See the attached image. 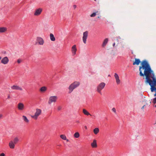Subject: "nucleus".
Here are the masks:
<instances>
[{
	"label": "nucleus",
	"mask_w": 156,
	"mask_h": 156,
	"mask_svg": "<svg viewBox=\"0 0 156 156\" xmlns=\"http://www.w3.org/2000/svg\"><path fill=\"white\" fill-rule=\"evenodd\" d=\"M140 60L138 58H135V61H133V65H138L140 63Z\"/></svg>",
	"instance_id": "nucleus-14"
},
{
	"label": "nucleus",
	"mask_w": 156,
	"mask_h": 156,
	"mask_svg": "<svg viewBox=\"0 0 156 156\" xmlns=\"http://www.w3.org/2000/svg\"><path fill=\"white\" fill-rule=\"evenodd\" d=\"M0 156H5V154L4 153H2L0 154Z\"/></svg>",
	"instance_id": "nucleus-31"
},
{
	"label": "nucleus",
	"mask_w": 156,
	"mask_h": 156,
	"mask_svg": "<svg viewBox=\"0 0 156 156\" xmlns=\"http://www.w3.org/2000/svg\"><path fill=\"white\" fill-rule=\"evenodd\" d=\"M18 108L20 111H22L23 110L24 108V106L23 104L21 103H19L18 105Z\"/></svg>",
	"instance_id": "nucleus-11"
},
{
	"label": "nucleus",
	"mask_w": 156,
	"mask_h": 156,
	"mask_svg": "<svg viewBox=\"0 0 156 156\" xmlns=\"http://www.w3.org/2000/svg\"><path fill=\"white\" fill-rule=\"evenodd\" d=\"M60 137L63 140H66V136L64 135H61L60 136Z\"/></svg>",
	"instance_id": "nucleus-25"
},
{
	"label": "nucleus",
	"mask_w": 156,
	"mask_h": 156,
	"mask_svg": "<svg viewBox=\"0 0 156 156\" xmlns=\"http://www.w3.org/2000/svg\"><path fill=\"white\" fill-rule=\"evenodd\" d=\"M115 45V43H114L113 44V47H114Z\"/></svg>",
	"instance_id": "nucleus-35"
},
{
	"label": "nucleus",
	"mask_w": 156,
	"mask_h": 156,
	"mask_svg": "<svg viewBox=\"0 0 156 156\" xmlns=\"http://www.w3.org/2000/svg\"><path fill=\"white\" fill-rule=\"evenodd\" d=\"M76 122L77 123H80V121H76Z\"/></svg>",
	"instance_id": "nucleus-34"
},
{
	"label": "nucleus",
	"mask_w": 156,
	"mask_h": 156,
	"mask_svg": "<svg viewBox=\"0 0 156 156\" xmlns=\"http://www.w3.org/2000/svg\"><path fill=\"white\" fill-rule=\"evenodd\" d=\"M80 135L78 132L75 133L74 134V136L75 138H78L80 137Z\"/></svg>",
	"instance_id": "nucleus-23"
},
{
	"label": "nucleus",
	"mask_w": 156,
	"mask_h": 156,
	"mask_svg": "<svg viewBox=\"0 0 156 156\" xmlns=\"http://www.w3.org/2000/svg\"><path fill=\"white\" fill-rule=\"evenodd\" d=\"M15 144L12 141H11L9 142V145L10 148L14 149L15 148Z\"/></svg>",
	"instance_id": "nucleus-13"
},
{
	"label": "nucleus",
	"mask_w": 156,
	"mask_h": 156,
	"mask_svg": "<svg viewBox=\"0 0 156 156\" xmlns=\"http://www.w3.org/2000/svg\"><path fill=\"white\" fill-rule=\"evenodd\" d=\"M58 99V97L56 96H50L48 100V104L51 105L52 103H55Z\"/></svg>",
	"instance_id": "nucleus-3"
},
{
	"label": "nucleus",
	"mask_w": 156,
	"mask_h": 156,
	"mask_svg": "<svg viewBox=\"0 0 156 156\" xmlns=\"http://www.w3.org/2000/svg\"><path fill=\"white\" fill-rule=\"evenodd\" d=\"M83 112L85 115H91L85 109H83Z\"/></svg>",
	"instance_id": "nucleus-19"
},
{
	"label": "nucleus",
	"mask_w": 156,
	"mask_h": 156,
	"mask_svg": "<svg viewBox=\"0 0 156 156\" xmlns=\"http://www.w3.org/2000/svg\"><path fill=\"white\" fill-rule=\"evenodd\" d=\"M114 76L115 79L117 84H119L120 83V80H119L118 75L116 73H115L114 74Z\"/></svg>",
	"instance_id": "nucleus-10"
},
{
	"label": "nucleus",
	"mask_w": 156,
	"mask_h": 156,
	"mask_svg": "<svg viewBox=\"0 0 156 156\" xmlns=\"http://www.w3.org/2000/svg\"><path fill=\"white\" fill-rule=\"evenodd\" d=\"M112 111L114 112L115 114H116V110L115 108H113L112 109Z\"/></svg>",
	"instance_id": "nucleus-27"
},
{
	"label": "nucleus",
	"mask_w": 156,
	"mask_h": 156,
	"mask_svg": "<svg viewBox=\"0 0 156 156\" xmlns=\"http://www.w3.org/2000/svg\"><path fill=\"white\" fill-rule=\"evenodd\" d=\"M156 92L155 94H154V96H156Z\"/></svg>",
	"instance_id": "nucleus-41"
},
{
	"label": "nucleus",
	"mask_w": 156,
	"mask_h": 156,
	"mask_svg": "<svg viewBox=\"0 0 156 156\" xmlns=\"http://www.w3.org/2000/svg\"><path fill=\"white\" fill-rule=\"evenodd\" d=\"M84 127H85V129H87V126H85Z\"/></svg>",
	"instance_id": "nucleus-38"
},
{
	"label": "nucleus",
	"mask_w": 156,
	"mask_h": 156,
	"mask_svg": "<svg viewBox=\"0 0 156 156\" xmlns=\"http://www.w3.org/2000/svg\"><path fill=\"white\" fill-rule=\"evenodd\" d=\"M22 117L23 120L25 122L27 123L28 122L29 120L26 116L23 115V116Z\"/></svg>",
	"instance_id": "nucleus-22"
},
{
	"label": "nucleus",
	"mask_w": 156,
	"mask_h": 156,
	"mask_svg": "<svg viewBox=\"0 0 156 156\" xmlns=\"http://www.w3.org/2000/svg\"><path fill=\"white\" fill-rule=\"evenodd\" d=\"M7 29L6 27H0V33H5L7 31Z\"/></svg>",
	"instance_id": "nucleus-16"
},
{
	"label": "nucleus",
	"mask_w": 156,
	"mask_h": 156,
	"mask_svg": "<svg viewBox=\"0 0 156 156\" xmlns=\"http://www.w3.org/2000/svg\"><path fill=\"white\" fill-rule=\"evenodd\" d=\"M57 109L58 110L60 111L62 109V107L61 106H58V107Z\"/></svg>",
	"instance_id": "nucleus-29"
},
{
	"label": "nucleus",
	"mask_w": 156,
	"mask_h": 156,
	"mask_svg": "<svg viewBox=\"0 0 156 156\" xmlns=\"http://www.w3.org/2000/svg\"><path fill=\"white\" fill-rule=\"evenodd\" d=\"M155 107H156V105H155Z\"/></svg>",
	"instance_id": "nucleus-43"
},
{
	"label": "nucleus",
	"mask_w": 156,
	"mask_h": 156,
	"mask_svg": "<svg viewBox=\"0 0 156 156\" xmlns=\"http://www.w3.org/2000/svg\"><path fill=\"white\" fill-rule=\"evenodd\" d=\"M10 98V96L9 95H8V99H9Z\"/></svg>",
	"instance_id": "nucleus-32"
},
{
	"label": "nucleus",
	"mask_w": 156,
	"mask_h": 156,
	"mask_svg": "<svg viewBox=\"0 0 156 156\" xmlns=\"http://www.w3.org/2000/svg\"><path fill=\"white\" fill-rule=\"evenodd\" d=\"M98 13V11H97L96 12H94L90 15V16L91 17H95L96 16L97 13Z\"/></svg>",
	"instance_id": "nucleus-26"
},
{
	"label": "nucleus",
	"mask_w": 156,
	"mask_h": 156,
	"mask_svg": "<svg viewBox=\"0 0 156 156\" xmlns=\"http://www.w3.org/2000/svg\"><path fill=\"white\" fill-rule=\"evenodd\" d=\"M22 61V60L21 59H18L17 61V62L18 63H20Z\"/></svg>",
	"instance_id": "nucleus-28"
},
{
	"label": "nucleus",
	"mask_w": 156,
	"mask_h": 156,
	"mask_svg": "<svg viewBox=\"0 0 156 156\" xmlns=\"http://www.w3.org/2000/svg\"><path fill=\"white\" fill-rule=\"evenodd\" d=\"M66 140L67 142H69V140L68 139H67L66 138Z\"/></svg>",
	"instance_id": "nucleus-39"
},
{
	"label": "nucleus",
	"mask_w": 156,
	"mask_h": 156,
	"mask_svg": "<svg viewBox=\"0 0 156 156\" xmlns=\"http://www.w3.org/2000/svg\"><path fill=\"white\" fill-rule=\"evenodd\" d=\"M153 103L155 104L156 103V98H154L153 100Z\"/></svg>",
	"instance_id": "nucleus-30"
},
{
	"label": "nucleus",
	"mask_w": 156,
	"mask_h": 156,
	"mask_svg": "<svg viewBox=\"0 0 156 156\" xmlns=\"http://www.w3.org/2000/svg\"><path fill=\"white\" fill-rule=\"evenodd\" d=\"M2 59V57L0 56V60L1 59Z\"/></svg>",
	"instance_id": "nucleus-40"
},
{
	"label": "nucleus",
	"mask_w": 156,
	"mask_h": 156,
	"mask_svg": "<svg viewBox=\"0 0 156 156\" xmlns=\"http://www.w3.org/2000/svg\"><path fill=\"white\" fill-rule=\"evenodd\" d=\"M73 7L74 9H75L76 8V5H73Z\"/></svg>",
	"instance_id": "nucleus-33"
},
{
	"label": "nucleus",
	"mask_w": 156,
	"mask_h": 156,
	"mask_svg": "<svg viewBox=\"0 0 156 156\" xmlns=\"http://www.w3.org/2000/svg\"><path fill=\"white\" fill-rule=\"evenodd\" d=\"M37 41L39 45H43L44 43V41L41 37H37Z\"/></svg>",
	"instance_id": "nucleus-8"
},
{
	"label": "nucleus",
	"mask_w": 156,
	"mask_h": 156,
	"mask_svg": "<svg viewBox=\"0 0 156 156\" xmlns=\"http://www.w3.org/2000/svg\"><path fill=\"white\" fill-rule=\"evenodd\" d=\"M11 88L12 90H20L21 91L23 90L22 88L21 87L16 85H13L11 86Z\"/></svg>",
	"instance_id": "nucleus-7"
},
{
	"label": "nucleus",
	"mask_w": 156,
	"mask_h": 156,
	"mask_svg": "<svg viewBox=\"0 0 156 156\" xmlns=\"http://www.w3.org/2000/svg\"><path fill=\"white\" fill-rule=\"evenodd\" d=\"M145 106V105H144V106H143L142 107V108H141V109H144V107Z\"/></svg>",
	"instance_id": "nucleus-37"
},
{
	"label": "nucleus",
	"mask_w": 156,
	"mask_h": 156,
	"mask_svg": "<svg viewBox=\"0 0 156 156\" xmlns=\"http://www.w3.org/2000/svg\"><path fill=\"white\" fill-rule=\"evenodd\" d=\"M97 141L95 140H94L93 142L91 143V146L93 148H96L97 147Z\"/></svg>",
	"instance_id": "nucleus-15"
},
{
	"label": "nucleus",
	"mask_w": 156,
	"mask_h": 156,
	"mask_svg": "<svg viewBox=\"0 0 156 156\" xmlns=\"http://www.w3.org/2000/svg\"><path fill=\"white\" fill-rule=\"evenodd\" d=\"M47 90V88L46 87L44 86L41 87L40 89L41 92H45Z\"/></svg>",
	"instance_id": "nucleus-18"
},
{
	"label": "nucleus",
	"mask_w": 156,
	"mask_h": 156,
	"mask_svg": "<svg viewBox=\"0 0 156 156\" xmlns=\"http://www.w3.org/2000/svg\"><path fill=\"white\" fill-rule=\"evenodd\" d=\"M42 11V9L41 8L36 9L34 13V15L36 16H38L41 14Z\"/></svg>",
	"instance_id": "nucleus-6"
},
{
	"label": "nucleus",
	"mask_w": 156,
	"mask_h": 156,
	"mask_svg": "<svg viewBox=\"0 0 156 156\" xmlns=\"http://www.w3.org/2000/svg\"><path fill=\"white\" fill-rule=\"evenodd\" d=\"M76 51L77 49L76 48V45H73L72 48V52L73 55H76Z\"/></svg>",
	"instance_id": "nucleus-12"
},
{
	"label": "nucleus",
	"mask_w": 156,
	"mask_h": 156,
	"mask_svg": "<svg viewBox=\"0 0 156 156\" xmlns=\"http://www.w3.org/2000/svg\"><path fill=\"white\" fill-rule=\"evenodd\" d=\"M80 84V83L79 82L75 81L72 83L69 87V93H71L73 90L78 87Z\"/></svg>",
	"instance_id": "nucleus-1"
},
{
	"label": "nucleus",
	"mask_w": 156,
	"mask_h": 156,
	"mask_svg": "<svg viewBox=\"0 0 156 156\" xmlns=\"http://www.w3.org/2000/svg\"><path fill=\"white\" fill-rule=\"evenodd\" d=\"M108 41V39L107 38H106L104 41L102 45V46L103 47H105L106 44H107Z\"/></svg>",
	"instance_id": "nucleus-17"
},
{
	"label": "nucleus",
	"mask_w": 156,
	"mask_h": 156,
	"mask_svg": "<svg viewBox=\"0 0 156 156\" xmlns=\"http://www.w3.org/2000/svg\"><path fill=\"white\" fill-rule=\"evenodd\" d=\"M41 113V109L37 108L35 114L34 115H31V117L35 120H37L38 117Z\"/></svg>",
	"instance_id": "nucleus-4"
},
{
	"label": "nucleus",
	"mask_w": 156,
	"mask_h": 156,
	"mask_svg": "<svg viewBox=\"0 0 156 156\" xmlns=\"http://www.w3.org/2000/svg\"><path fill=\"white\" fill-rule=\"evenodd\" d=\"M50 38L51 40L52 41H55V37L54 35L51 33L50 34Z\"/></svg>",
	"instance_id": "nucleus-20"
},
{
	"label": "nucleus",
	"mask_w": 156,
	"mask_h": 156,
	"mask_svg": "<svg viewBox=\"0 0 156 156\" xmlns=\"http://www.w3.org/2000/svg\"><path fill=\"white\" fill-rule=\"evenodd\" d=\"M105 83L104 82L100 83L96 87V91L100 95H102L101 90L104 88Z\"/></svg>",
	"instance_id": "nucleus-2"
},
{
	"label": "nucleus",
	"mask_w": 156,
	"mask_h": 156,
	"mask_svg": "<svg viewBox=\"0 0 156 156\" xmlns=\"http://www.w3.org/2000/svg\"><path fill=\"white\" fill-rule=\"evenodd\" d=\"M88 36V32L86 31L83 32L82 37L83 41L84 44L86 43L87 39Z\"/></svg>",
	"instance_id": "nucleus-5"
},
{
	"label": "nucleus",
	"mask_w": 156,
	"mask_h": 156,
	"mask_svg": "<svg viewBox=\"0 0 156 156\" xmlns=\"http://www.w3.org/2000/svg\"><path fill=\"white\" fill-rule=\"evenodd\" d=\"M94 0V1H96V0Z\"/></svg>",
	"instance_id": "nucleus-42"
},
{
	"label": "nucleus",
	"mask_w": 156,
	"mask_h": 156,
	"mask_svg": "<svg viewBox=\"0 0 156 156\" xmlns=\"http://www.w3.org/2000/svg\"><path fill=\"white\" fill-rule=\"evenodd\" d=\"M9 61V59L7 57H5L2 58L1 61V62L4 64L8 63Z\"/></svg>",
	"instance_id": "nucleus-9"
},
{
	"label": "nucleus",
	"mask_w": 156,
	"mask_h": 156,
	"mask_svg": "<svg viewBox=\"0 0 156 156\" xmlns=\"http://www.w3.org/2000/svg\"><path fill=\"white\" fill-rule=\"evenodd\" d=\"M19 140L18 138L16 137L14 138L13 141V143H14L15 144H16Z\"/></svg>",
	"instance_id": "nucleus-24"
},
{
	"label": "nucleus",
	"mask_w": 156,
	"mask_h": 156,
	"mask_svg": "<svg viewBox=\"0 0 156 156\" xmlns=\"http://www.w3.org/2000/svg\"><path fill=\"white\" fill-rule=\"evenodd\" d=\"M93 131L94 134L96 135L99 133V130L98 128H96L94 129Z\"/></svg>",
	"instance_id": "nucleus-21"
},
{
	"label": "nucleus",
	"mask_w": 156,
	"mask_h": 156,
	"mask_svg": "<svg viewBox=\"0 0 156 156\" xmlns=\"http://www.w3.org/2000/svg\"><path fill=\"white\" fill-rule=\"evenodd\" d=\"M2 115L1 114H0V119L2 117Z\"/></svg>",
	"instance_id": "nucleus-36"
}]
</instances>
